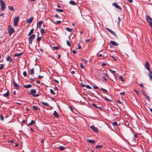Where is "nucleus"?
Instances as JSON below:
<instances>
[{"mask_svg": "<svg viewBox=\"0 0 152 152\" xmlns=\"http://www.w3.org/2000/svg\"><path fill=\"white\" fill-rule=\"evenodd\" d=\"M146 19L147 21L149 23V26L152 27V18L150 16L146 15Z\"/></svg>", "mask_w": 152, "mask_h": 152, "instance_id": "obj_1", "label": "nucleus"}, {"mask_svg": "<svg viewBox=\"0 0 152 152\" xmlns=\"http://www.w3.org/2000/svg\"><path fill=\"white\" fill-rule=\"evenodd\" d=\"M14 30L11 25H9V33L10 35L14 32Z\"/></svg>", "mask_w": 152, "mask_h": 152, "instance_id": "obj_2", "label": "nucleus"}, {"mask_svg": "<svg viewBox=\"0 0 152 152\" xmlns=\"http://www.w3.org/2000/svg\"><path fill=\"white\" fill-rule=\"evenodd\" d=\"M19 17H15L14 19V24L15 26H18V23L19 20Z\"/></svg>", "mask_w": 152, "mask_h": 152, "instance_id": "obj_3", "label": "nucleus"}, {"mask_svg": "<svg viewBox=\"0 0 152 152\" xmlns=\"http://www.w3.org/2000/svg\"><path fill=\"white\" fill-rule=\"evenodd\" d=\"M0 2L1 6V10L2 11H4L5 7V3L2 0H0Z\"/></svg>", "mask_w": 152, "mask_h": 152, "instance_id": "obj_4", "label": "nucleus"}, {"mask_svg": "<svg viewBox=\"0 0 152 152\" xmlns=\"http://www.w3.org/2000/svg\"><path fill=\"white\" fill-rule=\"evenodd\" d=\"M36 36V35L35 34H33L29 38V44H32V42L33 40L34 39L35 37Z\"/></svg>", "mask_w": 152, "mask_h": 152, "instance_id": "obj_5", "label": "nucleus"}, {"mask_svg": "<svg viewBox=\"0 0 152 152\" xmlns=\"http://www.w3.org/2000/svg\"><path fill=\"white\" fill-rule=\"evenodd\" d=\"M107 30L112 34L116 38L118 39V37L114 32L108 28H106Z\"/></svg>", "mask_w": 152, "mask_h": 152, "instance_id": "obj_6", "label": "nucleus"}, {"mask_svg": "<svg viewBox=\"0 0 152 152\" xmlns=\"http://www.w3.org/2000/svg\"><path fill=\"white\" fill-rule=\"evenodd\" d=\"M150 64L148 61H146L145 64V67L148 70L150 69Z\"/></svg>", "mask_w": 152, "mask_h": 152, "instance_id": "obj_7", "label": "nucleus"}, {"mask_svg": "<svg viewBox=\"0 0 152 152\" xmlns=\"http://www.w3.org/2000/svg\"><path fill=\"white\" fill-rule=\"evenodd\" d=\"M113 5L117 9L120 10H122V8L120 7L117 4L115 3H113Z\"/></svg>", "mask_w": 152, "mask_h": 152, "instance_id": "obj_8", "label": "nucleus"}, {"mask_svg": "<svg viewBox=\"0 0 152 152\" xmlns=\"http://www.w3.org/2000/svg\"><path fill=\"white\" fill-rule=\"evenodd\" d=\"M91 128L96 132H98V129L97 127H95L94 126L92 125L90 126Z\"/></svg>", "mask_w": 152, "mask_h": 152, "instance_id": "obj_9", "label": "nucleus"}, {"mask_svg": "<svg viewBox=\"0 0 152 152\" xmlns=\"http://www.w3.org/2000/svg\"><path fill=\"white\" fill-rule=\"evenodd\" d=\"M13 83L14 86L16 87V88L17 90H18L19 87V86L18 85L15 81L14 80H13Z\"/></svg>", "mask_w": 152, "mask_h": 152, "instance_id": "obj_10", "label": "nucleus"}, {"mask_svg": "<svg viewBox=\"0 0 152 152\" xmlns=\"http://www.w3.org/2000/svg\"><path fill=\"white\" fill-rule=\"evenodd\" d=\"M34 18L33 17H31L28 20H27L26 21V23H31L33 19Z\"/></svg>", "mask_w": 152, "mask_h": 152, "instance_id": "obj_11", "label": "nucleus"}, {"mask_svg": "<svg viewBox=\"0 0 152 152\" xmlns=\"http://www.w3.org/2000/svg\"><path fill=\"white\" fill-rule=\"evenodd\" d=\"M43 23L42 21H39L37 23V27L39 28H40L41 27V25Z\"/></svg>", "mask_w": 152, "mask_h": 152, "instance_id": "obj_12", "label": "nucleus"}, {"mask_svg": "<svg viewBox=\"0 0 152 152\" xmlns=\"http://www.w3.org/2000/svg\"><path fill=\"white\" fill-rule=\"evenodd\" d=\"M53 115L56 118H58L59 117L58 113L56 111H54Z\"/></svg>", "mask_w": 152, "mask_h": 152, "instance_id": "obj_13", "label": "nucleus"}, {"mask_svg": "<svg viewBox=\"0 0 152 152\" xmlns=\"http://www.w3.org/2000/svg\"><path fill=\"white\" fill-rule=\"evenodd\" d=\"M31 93H30V94L33 95L34 94L36 93V91L35 89H32L31 90Z\"/></svg>", "mask_w": 152, "mask_h": 152, "instance_id": "obj_14", "label": "nucleus"}, {"mask_svg": "<svg viewBox=\"0 0 152 152\" xmlns=\"http://www.w3.org/2000/svg\"><path fill=\"white\" fill-rule=\"evenodd\" d=\"M142 94L143 95H144V96H145V97L147 98V99L149 101H150V97H149V96H148V95H146V93L145 92H142Z\"/></svg>", "mask_w": 152, "mask_h": 152, "instance_id": "obj_15", "label": "nucleus"}, {"mask_svg": "<svg viewBox=\"0 0 152 152\" xmlns=\"http://www.w3.org/2000/svg\"><path fill=\"white\" fill-rule=\"evenodd\" d=\"M23 87L26 88H31L32 86L31 84H29L23 86Z\"/></svg>", "mask_w": 152, "mask_h": 152, "instance_id": "obj_16", "label": "nucleus"}, {"mask_svg": "<svg viewBox=\"0 0 152 152\" xmlns=\"http://www.w3.org/2000/svg\"><path fill=\"white\" fill-rule=\"evenodd\" d=\"M87 141L88 142L91 144L94 143L96 142L95 140L90 139L87 140Z\"/></svg>", "mask_w": 152, "mask_h": 152, "instance_id": "obj_17", "label": "nucleus"}, {"mask_svg": "<svg viewBox=\"0 0 152 152\" xmlns=\"http://www.w3.org/2000/svg\"><path fill=\"white\" fill-rule=\"evenodd\" d=\"M110 42L113 45L117 46L118 45V44H117L115 41H111Z\"/></svg>", "mask_w": 152, "mask_h": 152, "instance_id": "obj_18", "label": "nucleus"}, {"mask_svg": "<svg viewBox=\"0 0 152 152\" xmlns=\"http://www.w3.org/2000/svg\"><path fill=\"white\" fill-rule=\"evenodd\" d=\"M40 103L42 104L43 105H45L46 106L48 107L49 106V104L48 103L44 102H40Z\"/></svg>", "mask_w": 152, "mask_h": 152, "instance_id": "obj_19", "label": "nucleus"}, {"mask_svg": "<svg viewBox=\"0 0 152 152\" xmlns=\"http://www.w3.org/2000/svg\"><path fill=\"white\" fill-rule=\"evenodd\" d=\"M23 54V53H16L14 54L15 57H19L21 56Z\"/></svg>", "mask_w": 152, "mask_h": 152, "instance_id": "obj_20", "label": "nucleus"}, {"mask_svg": "<svg viewBox=\"0 0 152 152\" xmlns=\"http://www.w3.org/2000/svg\"><path fill=\"white\" fill-rule=\"evenodd\" d=\"M69 4L72 5H76L75 2L73 1H70L69 2Z\"/></svg>", "mask_w": 152, "mask_h": 152, "instance_id": "obj_21", "label": "nucleus"}, {"mask_svg": "<svg viewBox=\"0 0 152 152\" xmlns=\"http://www.w3.org/2000/svg\"><path fill=\"white\" fill-rule=\"evenodd\" d=\"M34 29L32 28L30 31L29 32L28 34V36H30L34 32Z\"/></svg>", "mask_w": 152, "mask_h": 152, "instance_id": "obj_22", "label": "nucleus"}, {"mask_svg": "<svg viewBox=\"0 0 152 152\" xmlns=\"http://www.w3.org/2000/svg\"><path fill=\"white\" fill-rule=\"evenodd\" d=\"M9 96V91H8L7 92L5 93L4 94V97H7Z\"/></svg>", "mask_w": 152, "mask_h": 152, "instance_id": "obj_23", "label": "nucleus"}, {"mask_svg": "<svg viewBox=\"0 0 152 152\" xmlns=\"http://www.w3.org/2000/svg\"><path fill=\"white\" fill-rule=\"evenodd\" d=\"M50 93L52 94L53 95H55L56 94L55 93L53 90L52 89H50Z\"/></svg>", "mask_w": 152, "mask_h": 152, "instance_id": "obj_24", "label": "nucleus"}, {"mask_svg": "<svg viewBox=\"0 0 152 152\" xmlns=\"http://www.w3.org/2000/svg\"><path fill=\"white\" fill-rule=\"evenodd\" d=\"M8 7L9 10L11 11H14V9L13 7L11 6H8Z\"/></svg>", "mask_w": 152, "mask_h": 152, "instance_id": "obj_25", "label": "nucleus"}, {"mask_svg": "<svg viewBox=\"0 0 152 152\" xmlns=\"http://www.w3.org/2000/svg\"><path fill=\"white\" fill-rule=\"evenodd\" d=\"M58 148L59 149L61 150V151H63L65 149V148H64L62 146H59L58 147Z\"/></svg>", "mask_w": 152, "mask_h": 152, "instance_id": "obj_26", "label": "nucleus"}, {"mask_svg": "<svg viewBox=\"0 0 152 152\" xmlns=\"http://www.w3.org/2000/svg\"><path fill=\"white\" fill-rule=\"evenodd\" d=\"M66 29L67 31L70 32H71L72 31V29L71 28H70L68 27H66Z\"/></svg>", "mask_w": 152, "mask_h": 152, "instance_id": "obj_27", "label": "nucleus"}, {"mask_svg": "<svg viewBox=\"0 0 152 152\" xmlns=\"http://www.w3.org/2000/svg\"><path fill=\"white\" fill-rule=\"evenodd\" d=\"M119 78L122 82H124V80L123 77L121 75L119 76Z\"/></svg>", "mask_w": 152, "mask_h": 152, "instance_id": "obj_28", "label": "nucleus"}, {"mask_svg": "<svg viewBox=\"0 0 152 152\" xmlns=\"http://www.w3.org/2000/svg\"><path fill=\"white\" fill-rule=\"evenodd\" d=\"M56 11H57V12H63L64 11L63 10H62V9H56Z\"/></svg>", "mask_w": 152, "mask_h": 152, "instance_id": "obj_29", "label": "nucleus"}, {"mask_svg": "<svg viewBox=\"0 0 152 152\" xmlns=\"http://www.w3.org/2000/svg\"><path fill=\"white\" fill-rule=\"evenodd\" d=\"M32 108L35 111H37L38 110V107L35 106L34 105L32 106Z\"/></svg>", "mask_w": 152, "mask_h": 152, "instance_id": "obj_30", "label": "nucleus"}, {"mask_svg": "<svg viewBox=\"0 0 152 152\" xmlns=\"http://www.w3.org/2000/svg\"><path fill=\"white\" fill-rule=\"evenodd\" d=\"M35 123V122L34 121L32 120L30 123L28 124V126H29V125H31L34 124Z\"/></svg>", "mask_w": 152, "mask_h": 152, "instance_id": "obj_31", "label": "nucleus"}, {"mask_svg": "<svg viewBox=\"0 0 152 152\" xmlns=\"http://www.w3.org/2000/svg\"><path fill=\"white\" fill-rule=\"evenodd\" d=\"M0 119L2 121H4V116L2 115H0Z\"/></svg>", "mask_w": 152, "mask_h": 152, "instance_id": "obj_32", "label": "nucleus"}, {"mask_svg": "<svg viewBox=\"0 0 152 152\" xmlns=\"http://www.w3.org/2000/svg\"><path fill=\"white\" fill-rule=\"evenodd\" d=\"M66 44H67V45H68L69 46H71V44H70V43L69 42V40H66Z\"/></svg>", "mask_w": 152, "mask_h": 152, "instance_id": "obj_33", "label": "nucleus"}, {"mask_svg": "<svg viewBox=\"0 0 152 152\" xmlns=\"http://www.w3.org/2000/svg\"><path fill=\"white\" fill-rule=\"evenodd\" d=\"M113 124L114 126H118V123L116 121H115L113 123Z\"/></svg>", "mask_w": 152, "mask_h": 152, "instance_id": "obj_34", "label": "nucleus"}, {"mask_svg": "<svg viewBox=\"0 0 152 152\" xmlns=\"http://www.w3.org/2000/svg\"><path fill=\"white\" fill-rule=\"evenodd\" d=\"M149 71V73H148V75L149 76H152V72H151V71L150 69L149 70H148Z\"/></svg>", "mask_w": 152, "mask_h": 152, "instance_id": "obj_35", "label": "nucleus"}, {"mask_svg": "<svg viewBox=\"0 0 152 152\" xmlns=\"http://www.w3.org/2000/svg\"><path fill=\"white\" fill-rule=\"evenodd\" d=\"M102 147V145H98L96 146L95 148L96 149V148H100Z\"/></svg>", "mask_w": 152, "mask_h": 152, "instance_id": "obj_36", "label": "nucleus"}, {"mask_svg": "<svg viewBox=\"0 0 152 152\" xmlns=\"http://www.w3.org/2000/svg\"><path fill=\"white\" fill-rule=\"evenodd\" d=\"M42 38L41 37H38L37 39V42H39L41 39Z\"/></svg>", "mask_w": 152, "mask_h": 152, "instance_id": "obj_37", "label": "nucleus"}, {"mask_svg": "<svg viewBox=\"0 0 152 152\" xmlns=\"http://www.w3.org/2000/svg\"><path fill=\"white\" fill-rule=\"evenodd\" d=\"M40 32L42 34H44V30L43 28H41L40 29Z\"/></svg>", "mask_w": 152, "mask_h": 152, "instance_id": "obj_38", "label": "nucleus"}, {"mask_svg": "<svg viewBox=\"0 0 152 152\" xmlns=\"http://www.w3.org/2000/svg\"><path fill=\"white\" fill-rule=\"evenodd\" d=\"M10 59V57L9 56H7L6 58V60L7 61H9Z\"/></svg>", "mask_w": 152, "mask_h": 152, "instance_id": "obj_39", "label": "nucleus"}, {"mask_svg": "<svg viewBox=\"0 0 152 152\" xmlns=\"http://www.w3.org/2000/svg\"><path fill=\"white\" fill-rule=\"evenodd\" d=\"M53 48L55 50H57L59 49V47L57 46H54L53 47Z\"/></svg>", "mask_w": 152, "mask_h": 152, "instance_id": "obj_40", "label": "nucleus"}, {"mask_svg": "<svg viewBox=\"0 0 152 152\" xmlns=\"http://www.w3.org/2000/svg\"><path fill=\"white\" fill-rule=\"evenodd\" d=\"M30 73L31 75L34 74V69L33 68H32L31 69Z\"/></svg>", "mask_w": 152, "mask_h": 152, "instance_id": "obj_41", "label": "nucleus"}, {"mask_svg": "<svg viewBox=\"0 0 152 152\" xmlns=\"http://www.w3.org/2000/svg\"><path fill=\"white\" fill-rule=\"evenodd\" d=\"M23 75L24 77H26V76H27V72H26V71L23 72Z\"/></svg>", "mask_w": 152, "mask_h": 152, "instance_id": "obj_42", "label": "nucleus"}, {"mask_svg": "<svg viewBox=\"0 0 152 152\" xmlns=\"http://www.w3.org/2000/svg\"><path fill=\"white\" fill-rule=\"evenodd\" d=\"M109 70L113 74H114L116 72L115 71H113V70H112V69H109Z\"/></svg>", "mask_w": 152, "mask_h": 152, "instance_id": "obj_43", "label": "nucleus"}, {"mask_svg": "<svg viewBox=\"0 0 152 152\" xmlns=\"http://www.w3.org/2000/svg\"><path fill=\"white\" fill-rule=\"evenodd\" d=\"M3 68V64H0V70L2 69Z\"/></svg>", "mask_w": 152, "mask_h": 152, "instance_id": "obj_44", "label": "nucleus"}, {"mask_svg": "<svg viewBox=\"0 0 152 152\" xmlns=\"http://www.w3.org/2000/svg\"><path fill=\"white\" fill-rule=\"evenodd\" d=\"M86 87L87 88L89 89H91V87L90 86H89V85H86Z\"/></svg>", "mask_w": 152, "mask_h": 152, "instance_id": "obj_45", "label": "nucleus"}, {"mask_svg": "<svg viewBox=\"0 0 152 152\" xmlns=\"http://www.w3.org/2000/svg\"><path fill=\"white\" fill-rule=\"evenodd\" d=\"M77 45H78V49H79V50L81 48V46L80 45V44L79 43H78L77 44Z\"/></svg>", "mask_w": 152, "mask_h": 152, "instance_id": "obj_46", "label": "nucleus"}, {"mask_svg": "<svg viewBox=\"0 0 152 152\" xmlns=\"http://www.w3.org/2000/svg\"><path fill=\"white\" fill-rule=\"evenodd\" d=\"M80 67L82 68V69H83L84 68V66L83 65V64L82 63H81L80 64Z\"/></svg>", "mask_w": 152, "mask_h": 152, "instance_id": "obj_47", "label": "nucleus"}, {"mask_svg": "<svg viewBox=\"0 0 152 152\" xmlns=\"http://www.w3.org/2000/svg\"><path fill=\"white\" fill-rule=\"evenodd\" d=\"M134 91L138 95H139V93H138V91L135 90V89H134Z\"/></svg>", "mask_w": 152, "mask_h": 152, "instance_id": "obj_48", "label": "nucleus"}, {"mask_svg": "<svg viewBox=\"0 0 152 152\" xmlns=\"http://www.w3.org/2000/svg\"><path fill=\"white\" fill-rule=\"evenodd\" d=\"M101 90L102 91H104L106 92H107V90L103 88H101Z\"/></svg>", "mask_w": 152, "mask_h": 152, "instance_id": "obj_49", "label": "nucleus"}, {"mask_svg": "<svg viewBox=\"0 0 152 152\" xmlns=\"http://www.w3.org/2000/svg\"><path fill=\"white\" fill-rule=\"evenodd\" d=\"M61 22L60 20L57 21L56 23V24H59L61 23Z\"/></svg>", "mask_w": 152, "mask_h": 152, "instance_id": "obj_50", "label": "nucleus"}, {"mask_svg": "<svg viewBox=\"0 0 152 152\" xmlns=\"http://www.w3.org/2000/svg\"><path fill=\"white\" fill-rule=\"evenodd\" d=\"M39 141L42 143H43L44 142V140L42 138H40L39 139Z\"/></svg>", "mask_w": 152, "mask_h": 152, "instance_id": "obj_51", "label": "nucleus"}, {"mask_svg": "<svg viewBox=\"0 0 152 152\" xmlns=\"http://www.w3.org/2000/svg\"><path fill=\"white\" fill-rule=\"evenodd\" d=\"M90 39H88L86 40L85 41L86 42H88L90 41Z\"/></svg>", "mask_w": 152, "mask_h": 152, "instance_id": "obj_52", "label": "nucleus"}, {"mask_svg": "<svg viewBox=\"0 0 152 152\" xmlns=\"http://www.w3.org/2000/svg\"><path fill=\"white\" fill-rule=\"evenodd\" d=\"M38 78H39V79H41V78H42L43 77V76H41L40 75H39L38 76Z\"/></svg>", "mask_w": 152, "mask_h": 152, "instance_id": "obj_53", "label": "nucleus"}, {"mask_svg": "<svg viewBox=\"0 0 152 152\" xmlns=\"http://www.w3.org/2000/svg\"><path fill=\"white\" fill-rule=\"evenodd\" d=\"M104 98H105V99H107V100L110 101V102H112V100H111V99H108L106 97H104Z\"/></svg>", "mask_w": 152, "mask_h": 152, "instance_id": "obj_54", "label": "nucleus"}, {"mask_svg": "<svg viewBox=\"0 0 152 152\" xmlns=\"http://www.w3.org/2000/svg\"><path fill=\"white\" fill-rule=\"evenodd\" d=\"M93 105L95 107L97 108H98V107H97L95 104L93 103Z\"/></svg>", "mask_w": 152, "mask_h": 152, "instance_id": "obj_55", "label": "nucleus"}, {"mask_svg": "<svg viewBox=\"0 0 152 152\" xmlns=\"http://www.w3.org/2000/svg\"><path fill=\"white\" fill-rule=\"evenodd\" d=\"M125 93L124 92H122L120 93V94L121 95H124Z\"/></svg>", "mask_w": 152, "mask_h": 152, "instance_id": "obj_56", "label": "nucleus"}, {"mask_svg": "<svg viewBox=\"0 0 152 152\" xmlns=\"http://www.w3.org/2000/svg\"><path fill=\"white\" fill-rule=\"evenodd\" d=\"M33 96H34V97H37V96H39V94H34L33 95Z\"/></svg>", "mask_w": 152, "mask_h": 152, "instance_id": "obj_57", "label": "nucleus"}, {"mask_svg": "<svg viewBox=\"0 0 152 152\" xmlns=\"http://www.w3.org/2000/svg\"><path fill=\"white\" fill-rule=\"evenodd\" d=\"M111 57L113 59L114 61H116V60H117L114 57V56H112Z\"/></svg>", "mask_w": 152, "mask_h": 152, "instance_id": "obj_58", "label": "nucleus"}, {"mask_svg": "<svg viewBox=\"0 0 152 152\" xmlns=\"http://www.w3.org/2000/svg\"><path fill=\"white\" fill-rule=\"evenodd\" d=\"M54 90L55 91H58V89L57 87H55V88H54Z\"/></svg>", "mask_w": 152, "mask_h": 152, "instance_id": "obj_59", "label": "nucleus"}, {"mask_svg": "<svg viewBox=\"0 0 152 152\" xmlns=\"http://www.w3.org/2000/svg\"><path fill=\"white\" fill-rule=\"evenodd\" d=\"M93 87L95 89H97L98 88V87L97 86H93Z\"/></svg>", "mask_w": 152, "mask_h": 152, "instance_id": "obj_60", "label": "nucleus"}, {"mask_svg": "<svg viewBox=\"0 0 152 152\" xmlns=\"http://www.w3.org/2000/svg\"><path fill=\"white\" fill-rule=\"evenodd\" d=\"M54 81L55 82H56V83H59V82H58V80H56L55 79V80H54Z\"/></svg>", "mask_w": 152, "mask_h": 152, "instance_id": "obj_61", "label": "nucleus"}, {"mask_svg": "<svg viewBox=\"0 0 152 152\" xmlns=\"http://www.w3.org/2000/svg\"><path fill=\"white\" fill-rule=\"evenodd\" d=\"M117 102H118V103H119V104H121V101H120V100H117Z\"/></svg>", "mask_w": 152, "mask_h": 152, "instance_id": "obj_62", "label": "nucleus"}, {"mask_svg": "<svg viewBox=\"0 0 152 152\" xmlns=\"http://www.w3.org/2000/svg\"><path fill=\"white\" fill-rule=\"evenodd\" d=\"M36 83L38 84H39L40 83V81L39 80H37L36 81Z\"/></svg>", "mask_w": 152, "mask_h": 152, "instance_id": "obj_63", "label": "nucleus"}, {"mask_svg": "<svg viewBox=\"0 0 152 152\" xmlns=\"http://www.w3.org/2000/svg\"><path fill=\"white\" fill-rule=\"evenodd\" d=\"M103 78L105 80V81H107V79H106L104 77H103Z\"/></svg>", "mask_w": 152, "mask_h": 152, "instance_id": "obj_64", "label": "nucleus"}]
</instances>
